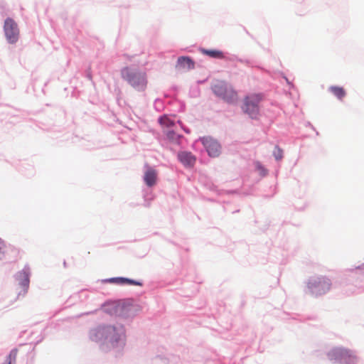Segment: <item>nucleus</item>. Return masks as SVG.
Returning a JSON list of instances; mask_svg holds the SVG:
<instances>
[{
  "label": "nucleus",
  "instance_id": "nucleus-1",
  "mask_svg": "<svg viewBox=\"0 0 364 364\" xmlns=\"http://www.w3.org/2000/svg\"><path fill=\"white\" fill-rule=\"evenodd\" d=\"M331 360L338 364H355L358 357L353 351L344 348H335L328 354Z\"/></svg>",
  "mask_w": 364,
  "mask_h": 364
},
{
  "label": "nucleus",
  "instance_id": "nucleus-2",
  "mask_svg": "<svg viewBox=\"0 0 364 364\" xmlns=\"http://www.w3.org/2000/svg\"><path fill=\"white\" fill-rule=\"evenodd\" d=\"M121 73L122 77L136 90L140 91L146 88L147 81L145 73L134 72L129 68H123Z\"/></svg>",
  "mask_w": 364,
  "mask_h": 364
},
{
  "label": "nucleus",
  "instance_id": "nucleus-3",
  "mask_svg": "<svg viewBox=\"0 0 364 364\" xmlns=\"http://www.w3.org/2000/svg\"><path fill=\"white\" fill-rule=\"evenodd\" d=\"M212 89L217 96L228 102H235L237 100V92L223 81L215 82Z\"/></svg>",
  "mask_w": 364,
  "mask_h": 364
},
{
  "label": "nucleus",
  "instance_id": "nucleus-4",
  "mask_svg": "<svg viewBox=\"0 0 364 364\" xmlns=\"http://www.w3.org/2000/svg\"><path fill=\"white\" fill-rule=\"evenodd\" d=\"M262 94H251L244 99L242 109L252 118H256L259 114V104L262 100Z\"/></svg>",
  "mask_w": 364,
  "mask_h": 364
},
{
  "label": "nucleus",
  "instance_id": "nucleus-5",
  "mask_svg": "<svg viewBox=\"0 0 364 364\" xmlns=\"http://www.w3.org/2000/svg\"><path fill=\"white\" fill-rule=\"evenodd\" d=\"M331 287V280L327 277L313 279L308 282V288L316 295L325 294L330 290Z\"/></svg>",
  "mask_w": 364,
  "mask_h": 364
},
{
  "label": "nucleus",
  "instance_id": "nucleus-6",
  "mask_svg": "<svg viewBox=\"0 0 364 364\" xmlns=\"http://www.w3.org/2000/svg\"><path fill=\"white\" fill-rule=\"evenodd\" d=\"M4 30L6 38L10 43L17 42L19 36V30L17 23L14 19L7 18L4 21Z\"/></svg>",
  "mask_w": 364,
  "mask_h": 364
},
{
  "label": "nucleus",
  "instance_id": "nucleus-7",
  "mask_svg": "<svg viewBox=\"0 0 364 364\" xmlns=\"http://www.w3.org/2000/svg\"><path fill=\"white\" fill-rule=\"evenodd\" d=\"M98 333L104 336L105 339L111 341H118L124 333L122 327L117 328L114 326H106L98 330Z\"/></svg>",
  "mask_w": 364,
  "mask_h": 364
},
{
  "label": "nucleus",
  "instance_id": "nucleus-8",
  "mask_svg": "<svg viewBox=\"0 0 364 364\" xmlns=\"http://www.w3.org/2000/svg\"><path fill=\"white\" fill-rule=\"evenodd\" d=\"M20 256V251L16 247L9 245L6 246L4 241L0 239V259L7 257L9 259L16 260Z\"/></svg>",
  "mask_w": 364,
  "mask_h": 364
},
{
  "label": "nucleus",
  "instance_id": "nucleus-9",
  "mask_svg": "<svg viewBox=\"0 0 364 364\" xmlns=\"http://www.w3.org/2000/svg\"><path fill=\"white\" fill-rule=\"evenodd\" d=\"M200 140L210 156L216 157L220 154V146L215 140L210 137H203Z\"/></svg>",
  "mask_w": 364,
  "mask_h": 364
},
{
  "label": "nucleus",
  "instance_id": "nucleus-10",
  "mask_svg": "<svg viewBox=\"0 0 364 364\" xmlns=\"http://www.w3.org/2000/svg\"><path fill=\"white\" fill-rule=\"evenodd\" d=\"M158 173L154 168L146 166V169L144 175V181L149 187H152L156 184Z\"/></svg>",
  "mask_w": 364,
  "mask_h": 364
},
{
  "label": "nucleus",
  "instance_id": "nucleus-11",
  "mask_svg": "<svg viewBox=\"0 0 364 364\" xmlns=\"http://www.w3.org/2000/svg\"><path fill=\"white\" fill-rule=\"evenodd\" d=\"M178 156L180 161L186 166H192L196 162V158L191 152L182 151Z\"/></svg>",
  "mask_w": 364,
  "mask_h": 364
},
{
  "label": "nucleus",
  "instance_id": "nucleus-12",
  "mask_svg": "<svg viewBox=\"0 0 364 364\" xmlns=\"http://www.w3.org/2000/svg\"><path fill=\"white\" fill-rule=\"evenodd\" d=\"M195 63L193 60L186 56H181L178 58L177 66L183 70H191L194 68Z\"/></svg>",
  "mask_w": 364,
  "mask_h": 364
},
{
  "label": "nucleus",
  "instance_id": "nucleus-13",
  "mask_svg": "<svg viewBox=\"0 0 364 364\" xmlns=\"http://www.w3.org/2000/svg\"><path fill=\"white\" fill-rule=\"evenodd\" d=\"M109 282L111 283H115V284H120V285H124V284L136 285V286H141L142 285V284L139 282H137V281H135L133 279H127V278H124V277L111 278L109 279Z\"/></svg>",
  "mask_w": 364,
  "mask_h": 364
},
{
  "label": "nucleus",
  "instance_id": "nucleus-14",
  "mask_svg": "<svg viewBox=\"0 0 364 364\" xmlns=\"http://www.w3.org/2000/svg\"><path fill=\"white\" fill-rule=\"evenodd\" d=\"M329 90L334 96H336L340 100H342L346 95V90L342 87L331 86L329 87Z\"/></svg>",
  "mask_w": 364,
  "mask_h": 364
},
{
  "label": "nucleus",
  "instance_id": "nucleus-15",
  "mask_svg": "<svg viewBox=\"0 0 364 364\" xmlns=\"http://www.w3.org/2000/svg\"><path fill=\"white\" fill-rule=\"evenodd\" d=\"M201 52L210 58L222 59L224 58L223 53L219 50L202 49Z\"/></svg>",
  "mask_w": 364,
  "mask_h": 364
},
{
  "label": "nucleus",
  "instance_id": "nucleus-16",
  "mask_svg": "<svg viewBox=\"0 0 364 364\" xmlns=\"http://www.w3.org/2000/svg\"><path fill=\"white\" fill-rule=\"evenodd\" d=\"M159 122L162 126L166 127H171L174 125V121L166 116L161 117L159 119Z\"/></svg>",
  "mask_w": 364,
  "mask_h": 364
},
{
  "label": "nucleus",
  "instance_id": "nucleus-17",
  "mask_svg": "<svg viewBox=\"0 0 364 364\" xmlns=\"http://www.w3.org/2000/svg\"><path fill=\"white\" fill-rule=\"evenodd\" d=\"M17 353L18 351L16 349H14L10 352L7 358L8 364H12V363H15L17 356Z\"/></svg>",
  "mask_w": 364,
  "mask_h": 364
},
{
  "label": "nucleus",
  "instance_id": "nucleus-18",
  "mask_svg": "<svg viewBox=\"0 0 364 364\" xmlns=\"http://www.w3.org/2000/svg\"><path fill=\"white\" fill-rule=\"evenodd\" d=\"M273 155L276 160H281L283 157V151L278 146H276L273 151Z\"/></svg>",
  "mask_w": 364,
  "mask_h": 364
},
{
  "label": "nucleus",
  "instance_id": "nucleus-19",
  "mask_svg": "<svg viewBox=\"0 0 364 364\" xmlns=\"http://www.w3.org/2000/svg\"><path fill=\"white\" fill-rule=\"evenodd\" d=\"M21 275L23 277L21 285L24 291H26L29 284L28 276L26 272L21 273Z\"/></svg>",
  "mask_w": 364,
  "mask_h": 364
},
{
  "label": "nucleus",
  "instance_id": "nucleus-20",
  "mask_svg": "<svg viewBox=\"0 0 364 364\" xmlns=\"http://www.w3.org/2000/svg\"><path fill=\"white\" fill-rule=\"evenodd\" d=\"M175 133L173 132V131H169L168 133H167V136L168 138L170 139H175Z\"/></svg>",
  "mask_w": 364,
  "mask_h": 364
},
{
  "label": "nucleus",
  "instance_id": "nucleus-21",
  "mask_svg": "<svg viewBox=\"0 0 364 364\" xmlns=\"http://www.w3.org/2000/svg\"><path fill=\"white\" fill-rule=\"evenodd\" d=\"M256 166L257 169L261 170V171L264 172L265 169L262 166V165L259 163H257Z\"/></svg>",
  "mask_w": 364,
  "mask_h": 364
}]
</instances>
